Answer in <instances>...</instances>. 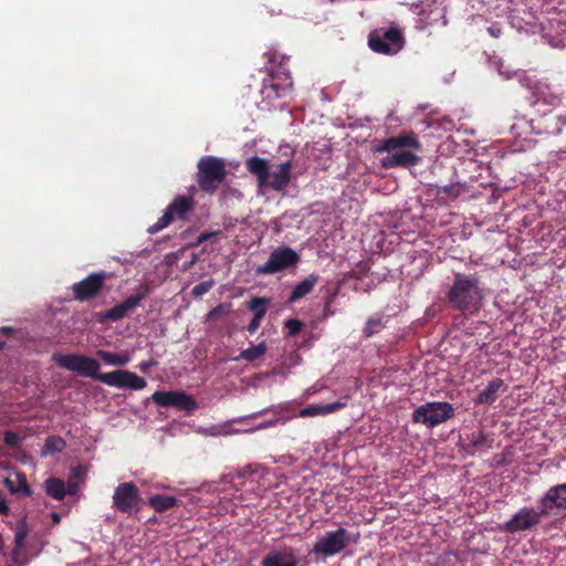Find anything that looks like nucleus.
Here are the masks:
<instances>
[{"mask_svg": "<svg viewBox=\"0 0 566 566\" xmlns=\"http://www.w3.org/2000/svg\"><path fill=\"white\" fill-rule=\"evenodd\" d=\"M44 489L46 494L56 500L62 501L66 495L65 482L59 478H49L44 481Z\"/></svg>", "mask_w": 566, "mask_h": 566, "instance_id": "29", "label": "nucleus"}, {"mask_svg": "<svg viewBox=\"0 0 566 566\" xmlns=\"http://www.w3.org/2000/svg\"><path fill=\"white\" fill-rule=\"evenodd\" d=\"M28 533L29 527L27 524V518L23 517L17 522L14 530V547L12 549V558L15 563L18 562V558L25 546V538Z\"/></svg>", "mask_w": 566, "mask_h": 566, "instance_id": "27", "label": "nucleus"}, {"mask_svg": "<svg viewBox=\"0 0 566 566\" xmlns=\"http://www.w3.org/2000/svg\"><path fill=\"white\" fill-rule=\"evenodd\" d=\"M298 562L300 559L293 549L287 548L284 551H271L263 557L261 566H297Z\"/></svg>", "mask_w": 566, "mask_h": 566, "instance_id": "22", "label": "nucleus"}, {"mask_svg": "<svg viewBox=\"0 0 566 566\" xmlns=\"http://www.w3.org/2000/svg\"><path fill=\"white\" fill-rule=\"evenodd\" d=\"M66 447L65 440L60 436H50L45 439L42 455L62 452Z\"/></svg>", "mask_w": 566, "mask_h": 566, "instance_id": "31", "label": "nucleus"}, {"mask_svg": "<svg viewBox=\"0 0 566 566\" xmlns=\"http://www.w3.org/2000/svg\"><path fill=\"white\" fill-rule=\"evenodd\" d=\"M492 448V440L482 431H475L467 437V442L462 446L463 451L469 455H474L480 450Z\"/></svg>", "mask_w": 566, "mask_h": 566, "instance_id": "23", "label": "nucleus"}, {"mask_svg": "<svg viewBox=\"0 0 566 566\" xmlns=\"http://www.w3.org/2000/svg\"><path fill=\"white\" fill-rule=\"evenodd\" d=\"M265 313H266V308H259V311H256V313H254L253 318L251 319V322L248 325V332L250 334H254L258 331L262 318L265 316Z\"/></svg>", "mask_w": 566, "mask_h": 566, "instance_id": "37", "label": "nucleus"}, {"mask_svg": "<svg viewBox=\"0 0 566 566\" xmlns=\"http://www.w3.org/2000/svg\"><path fill=\"white\" fill-rule=\"evenodd\" d=\"M453 310L474 313L481 307L483 291L476 274L454 273L453 283L447 293Z\"/></svg>", "mask_w": 566, "mask_h": 566, "instance_id": "2", "label": "nucleus"}, {"mask_svg": "<svg viewBox=\"0 0 566 566\" xmlns=\"http://www.w3.org/2000/svg\"><path fill=\"white\" fill-rule=\"evenodd\" d=\"M359 535H353L344 527L326 532L317 537L312 553L317 557H331L340 554L349 544H356Z\"/></svg>", "mask_w": 566, "mask_h": 566, "instance_id": "9", "label": "nucleus"}, {"mask_svg": "<svg viewBox=\"0 0 566 566\" xmlns=\"http://www.w3.org/2000/svg\"><path fill=\"white\" fill-rule=\"evenodd\" d=\"M319 280V275L316 273H312L308 276H306L303 281L298 282L290 296L287 297V303L292 304L297 302L298 300L303 298L307 294H310L314 286L317 284Z\"/></svg>", "mask_w": 566, "mask_h": 566, "instance_id": "25", "label": "nucleus"}, {"mask_svg": "<svg viewBox=\"0 0 566 566\" xmlns=\"http://www.w3.org/2000/svg\"><path fill=\"white\" fill-rule=\"evenodd\" d=\"M247 170L256 178L258 187L270 188L276 192L284 191L292 180V161L287 160L275 166L270 174V161L258 156L245 160Z\"/></svg>", "mask_w": 566, "mask_h": 566, "instance_id": "3", "label": "nucleus"}, {"mask_svg": "<svg viewBox=\"0 0 566 566\" xmlns=\"http://www.w3.org/2000/svg\"><path fill=\"white\" fill-rule=\"evenodd\" d=\"M454 416V407L447 401L427 402L412 412V421L422 423L428 428H434Z\"/></svg>", "mask_w": 566, "mask_h": 566, "instance_id": "10", "label": "nucleus"}, {"mask_svg": "<svg viewBox=\"0 0 566 566\" xmlns=\"http://www.w3.org/2000/svg\"><path fill=\"white\" fill-rule=\"evenodd\" d=\"M150 294V289L147 284H142L136 291V294L128 296L125 301L119 304H116L112 308L99 313L97 316V321L99 323L106 322H118L124 317L128 316L137 306H139L140 302L145 300Z\"/></svg>", "mask_w": 566, "mask_h": 566, "instance_id": "15", "label": "nucleus"}, {"mask_svg": "<svg viewBox=\"0 0 566 566\" xmlns=\"http://www.w3.org/2000/svg\"><path fill=\"white\" fill-rule=\"evenodd\" d=\"M213 284L214 283L212 280L200 282L199 284L195 285V287L191 291V294L195 297L202 296L212 289Z\"/></svg>", "mask_w": 566, "mask_h": 566, "instance_id": "38", "label": "nucleus"}, {"mask_svg": "<svg viewBox=\"0 0 566 566\" xmlns=\"http://www.w3.org/2000/svg\"><path fill=\"white\" fill-rule=\"evenodd\" d=\"M197 167L196 180L199 188L206 193H214L227 177L224 161L214 156H203Z\"/></svg>", "mask_w": 566, "mask_h": 566, "instance_id": "7", "label": "nucleus"}, {"mask_svg": "<svg viewBox=\"0 0 566 566\" xmlns=\"http://www.w3.org/2000/svg\"><path fill=\"white\" fill-rule=\"evenodd\" d=\"M346 406L345 402L335 401L327 405H311L300 411L301 417H314L318 415H328L343 409Z\"/></svg>", "mask_w": 566, "mask_h": 566, "instance_id": "28", "label": "nucleus"}, {"mask_svg": "<svg viewBox=\"0 0 566 566\" xmlns=\"http://www.w3.org/2000/svg\"><path fill=\"white\" fill-rule=\"evenodd\" d=\"M269 471L260 464H249L233 474H229L227 479L233 483L237 492L245 491L255 495H261L268 490L265 478Z\"/></svg>", "mask_w": 566, "mask_h": 566, "instance_id": "8", "label": "nucleus"}, {"mask_svg": "<svg viewBox=\"0 0 566 566\" xmlns=\"http://www.w3.org/2000/svg\"><path fill=\"white\" fill-rule=\"evenodd\" d=\"M266 352V345L264 342L249 347L240 353L238 357L234 358V360H245V361H254L256 359H260L262 356H264Z\"/></svg>", "mask_w": 566, "mask_h": 566, "instance_id": "32", "label": "nucleus"}, {"mask_svg": "<svg viewBox=\"0 0 566 566\" xmlns=\"http://www.w3.org/2000/svg\"><path fill=\"white\" fill-rule=\"evenodd\" d=\"M97 356L107 365L125 366L128 363V356L124 354H116L106 350H97Z\"/></svg>", "mask_w": 566, "mask_h": 566, "instance_id": "33", "label": "nucleus"}, {"mask_svg": "<svg viewBox=\"0 0 566 566\" xmlns=\"http://www.w3.org/2000/svg\"><path fill=\"white\" fill-rule=\"evenodd\" d=\"M143 499L134 482L119 483L113 494V509L128 516L136 515L142 509Z\"/></svg>", "mask_w": 566, "mask_h": 566, "instance_id": "12", "label": "nucleus"}, {"mask_svg": "<svg viewBox=\"0 0 566 566\" xmlns=\"http://www.w3.org/2000/svg\"><path fill=\"white\" fill-rule=\"evenodd\" d=\"M55 364L66 370L73 371L82 377H90L99 381L102 376L99 371V363L90 356L78 354H54Z\"/></svg>", "mask_w": 566, "mask_h": 566, "instance_id": "11", "label": "nucleus"}, {"mask_svg": "<svg viewBox=\"0 0 566 566\" xmlns=\"http://www.w3.org/2000/svg\"><path fill=\"white\" fill-rule=\"evenodd\" d=\"M2 347H3V343H2V342H0V349H2Z\"/></svg>", "mask_w": 566, "mask_h": 566, "instance_id": "48", "label": "nucleus"}, {"mask_svg": "<svg viewBox=\"0 0 566 566\" xmlns=\"http://www.w3.org/2000/svg\"><path fill=\"white\" fill-rule=\"evenodd\" d=\"M226 313V310H224V305L223 304H220L218 305L217 307L212 308L208 315H207V319H213L222 314Z\"/></svg>", "mask_w": 566, "mask_h": 566, "instance_id": "42", "label": "nucleus"}, {"mask_svg": "<svg viewBox=\"0 0 566 566\" xmlns=\"http://www.w3.org/2000/svg\"><path fill=\"white\" fill-rule=\"evenodd\" d=\"M176 503L177 499L175 496L166 494H156L150 496L148 500L149 506H151L157 513H163L174 507Z\"/></svg>", "mask_w": 566, "mask_h": 566, "instance_id": "30", "label": "nucleus"}, {"mask_svg": "<svg viewBox=\"0 0 566 566\" xmlns=\"http://www.w3.org/2000/svg\"><path fill=\"white\" fill-rule=\"evenodd\" d=\"M388 321V316L378 313L369 316L361 329L364 338L368 339L379 334L382 329L386 328Z\"/></svg>", "mask_w": 566, "mask_h": 566, "instance_id": "26", "label": "nucleus"}, {"mask_svg": "<svg viewBox=\"0 0 566 566\" xmlns=\"http://www.w3.org/2000/svg\"><path fill=\"white\" fill-rule=\"evenodd\" d=\"M269 303V300L265 298V297H253L249 303H248V308L250 311H254V313H256V311H259V308H266L265 305Z\"/></svg>", "mask_w": 566, "mask_h": 566, "instance_id": "41", "label": "nucleus"}, {"mask_svg": "<svg viewBox=\"0 0 566 566\" xmlns=\"http://www.w3.org/2000/svg\"><path fill=\"white\" fill-rule=\"evenodd\" d=\"M9 511H10V509H9L8 503H7V500L4 499L2 493L0 492V514L1 515H8Z\"/></svg>", "mask_w": 566, "mask_h": 566, "instance_id": "44", "label": "nucleus"}, {"mask_svg": "<svg viewBox=\"0 0 566 566\" xmlns=\"http://www.w3.org/2000/svg\"><path fill=\"white\" fill-rule=\"evenodd\" d=\"M505 388L503 379L494 378L488 384L486 388L476 396L474 401L476 405L491 406L496 401L499 392Z\"/></svg>", "mask_w": 566, "mask_h": 566, "instance_id": "24", "label": "nucleus"}, {"mask_svg": "<svg viewBox=\"0 0 566 566\" xmlns=\"http://www.w3.org/2000/svg\"><path fill=\"white\" fill-rule=\"evenodd\" d=\"M461 193V186L459 184H452L448 186H438L437 195L443 199L453 200Z\"/></svg>", "mask_w": 566, "mask_h": 566, "instance_id": "34", "label": "nucleus"}, {"mask_svg": "<svg viewBox=\"0 0 566 566\" xmlns=\"http://www.w3.org/2000/svg\"><path fill=\"white\" fill-rule=\"evenodd\" d=\"M369 49L378 54L394 56L406 46V35L397 23L371 30L367 38Z\"/></svg>", "mask_w": 566, "mask_h": 566, "instance_id": "4", "label": "nucleus"}, {"mask_svg": "<svg viewBox=\"0 0 566 566\" xmlns=\"http://www.w3.org/2000/svg\"><path fill=\"white\" fill-rule=\"evenodd\" d=\"M422 148L418 136L412 130L401 132L397 136L388 137L381 140L377 147L378 153H388L381 159V167L385 169L410 168L420 161L416 154Z\"/></svg>", "mask_w": 566, "mask_h": 566, "instance_id": "1", "label": "nucleus"}, {"mask_svg": "<svg viewBox=\"0 0 566 566\" xmlns=\"http://www.w3.org/2000/svg\"><path fill=\"white\" fill-rule=\"evenodd\" d=\"M107 279L108 274L105 271H99L74 283L72 286L74 300L85 302L96 297L104 289Z\"/></svg>", "mask_w": 566, "mask_h": 566, "instance_id": "17", "label": "nucleus"}, {"mask_svg": "<svg viewBox=\"0 0 566 566\" xmlns=\"http://www.w3.org/2000/svg\"><path fill=\"white\" fill-rule=\"evenodd\" d=\"M542 516H544V513H542L541 506L539 511L525 506L517 511L512 518L503 525L502 530L511 534L527 531L538 525L542 521Z\"/></svg>", "mask_w": 566, "mask_h": 566, "instance_id": "18", "label": "nucleus"}, {"mask_svg": "<svg viewBox=\"0 0 566 566\" xmlns=\"http://www.w3.org/2000/svg\"><path fill=\"white\" fill-rule=\"evenodd\" d=\"M195 210V200L192 197L177 196L165 209L164 214L158 221L150 226L148 232L154 234L167 228L174 219L182 221L188 220V214Z\"/></svg>", "mask_w": 566, "mask_h": 566, "instance_id": "13", "label": "nucleus"}, {"mask_svg": "<svg viewBox=\"0 0 566 566\" xmlns=\"http://www.w3.org/2000/svg\"><path fill=\"white\" fill-rule=\"evenodd\" d=\"M220 234V231H209V232H202L199 234L198 239H197V243H203L208 240H210L211 238L213 237H217Z\"/></svg>", "mask_w": 566, "mask_h": 566, "instance_id": "43", "label": "nucleus"}, {"mask_svg": "<svg viewBox=\"0 0 566 566\" xmlns=\"http://www.w3.org/2000/svg\"><path fill=\"white\" fill-rule=\"evenodd\" d=\"M285 327L289 329V335L294 336L298 334L303 327L302 321L297 318H290L285 322Z\"/></svg>", "mask_w": 566, "mask_h": 566, "instance_id": "40", "label": "nucleus"}, {"mask_svg": "<svg viewBox=\"0 0 566 566\" xmlns=\"http://www.w3.org/2000/svg\"><path fill=\"white\" fill-rule=\"evenodd\" d=\"M149 399L159 407H174L187 413H192L198 408L196 400L190 395L179 390H157Z\"/></svg>", "mask_w": 566, "mask_h": 566, "instance_id": "16", "label": "nucleus"}, {"mask_svg": "<svg viewBox=\"0 0 566 566\" xmlns=\"http://www.w3.org/2000/svg\"><path fill=\"white\" fill-rule=\"evenodd\" d=\"M51 517H52V521H53L54 524H59L60 521H61V515L59 513H56V512H53L51 514Z\"/></svg>", "mask_w": 566, "mask_h": 566, "instance_id": "47", "label": "nucleus"}, {"mask_svg": "<svg viewBox=\"0 0 566 566\" xmlns=\"http://www.w3.org/2000/svg\"><path fill=\"white\" fill-rule=\"evenodd\" d=\"M539 506L544 516L556 515L566 511V483L549 488L539 500Z\"/></svg>", "mask_w": 566, "mask_h": 566, "instance_id": "20", "label": "nucleus"}, {"mask_svg": "<svg viewBox=\"0 0 566 566\" xmlns=\"http://www.w3.org/2000/svg\"><path fill=\"white\" fill-rule=\"evenodd\" d=\"M300 262V255L292 248L281 245L274 249L268 261L255 270L259 275L274 274L295 266Z\"/></svg>", "mask_w": 566, "mask_h": 566, "instance_id": "14", "label": "nucleus"}, {"mask_svg": "<svg viewBox=\"0 0 566 566\" xmlns=\"http://www.w3.org/2000/svg\"><path fill=\"white\" fill-rule=\"evenodd\" d=\"M99 381L108 386L133 390H140L147 386V382L143 377L124 369L104 373L99 377Z\"/></svg>", "mask_w": 566, "mask_h": 566, "instance_id": "19", "label": "nucleus"}, {"mask_svg": "<svg viewBox=\"0 0 566 566\" xmlns=\"http://www.w3.org/2000/svg\"><path fill=\"white\" fill-rule=\"evenodd\" d=\"M3 442L11 448H18L21 442V437L19 433L8 430L4 432Z\"/></svg>", "mask_w": 566, "mask_h": 566, "instance_id": "39", "label": "nucleus"}, {"mask_svg": "<svg viewBox=\"0 0 566 566\" xmlns=\"http://www.w3.org/2000/svg\"><path fill=\"white\" fill-rule=\"evenodd\" d=\"M18 485L17 488L9 486L12 493H22L25 496L32 495V490L27 481V476L23 473L17 475Z\"/></svg>", "mask_w": 566, "mask_h": 566, "instance_id": "35", "label": "nucleus"}, {"mask_svg": "<svg viewBox=\"0 0 566 566\" xmlns=\"http://www.w3.org/2000/svg\"><path fill=\"white\" fill-rule=\"evenodd\" d=\"M80 478H81L80 468L73 469L71 476L69 478L67 483L65 484L66 494L75 495L77 493Z\"/></svg>", "mask_w": 566, "mask_h": 566, "instance_id": "36", "label": "nucleus"}, {"mask_svg": "<svg viewBox=\"0 0 566 566\" xmlns=\"http://www.w3.org/2000/svg\"><path fill=\"white\" fill-rule=\"evenodd\" d=\"M333 301V296H329V298L327 300V302L325 303V307H324V314L325 316H328L331 313H329V306H331V303Z\"/></svg>", "mask_w": 566, "mask_h": 566, "instance_id": "46", "label": "nucleus"}, {"mask_svg": "<svg viewBox=\"0 0 566 566\" xmlns=\"http://www.w3.org/2000/svg\"><path fill=\"white\" fill-rule=\"evenodd\" d=\"M488 32L493 38H499L501 35V29L496 25H491L488 28Z\"/></svg>", "mask_w": 566, "mask_h": 566, "instance_id": "45", "label": "nucleus"}, {"mask_svg": "<svg viewBox=\"0 0 566 566\" xmlns=\"http://www.w3.org/2000/svg\"><path fill=\"white\" fill-rule=\"evenodd\" d=\"M538 114L525 120V118L517 119V123L512 125V129L522 127L523 124L530 127V132L535 135H557L566 126V107L541 109Z\"/></svg>", "mask_w": 566, "mask_h": 566, "instance_id": "6", "label": "nucleus"}, {"mask_svg": "<svg viewBox=\"0 0 566 566\" xmlns=\"http://www.w3.org/2000/svg\"><path fill=\"white\" fill-rule=\"evenodd\" d=\"M533 95V105L537 112H541V107L548 106L549 108H562V96L554 92L552 86L544 81H536L531 85Z\"/></svg>", "mask_w": 566, "mask_h": 566, "instance_id": "21", "label": "nucleus"}, {"mask_svg": "<svg viewBox=\"0 0 566 566\" xmlns=\"http://www.w3.org/2000/svg\"><path fill=\"white\" fill-rule=\"evenodd\" d=\"M265 56L273 66L270 72V78L263 82L262 94L270 98L272 96L271 93H273V97L280 98L293 86L290 71L285 66L287 57L271 51L266 52Z\"/></svg>", "mask_w": 566, "mask_h": 566, "instance_id": "5", "label": "nucleus"}]
</instances>
